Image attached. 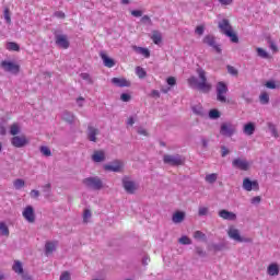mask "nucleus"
<instances>
[{
  "mask_svg": "<svg viewBox=\"0 0 280 280\" xmlns=\"http://www.w3.org/2000/svg\"><path fill=\"white\" fill-rule=\"evenodd\" d=\"M228 237L233 240V242H237L238 244H250V242H253L252 238L242 236L240 231L233 225L229 226L228 229Z\"/></svg>",
  "mask_w": 280,
  "mask_h": 280,
  "instance_id": "39448f33",
  "label": "nucleus"
},
{
  "mask_svg": "<svg viewBox=\"0 0 280 280\" xmlns=\"http://www.w3.org/2000/svg\"><path fill=\"white\" fill-rule=\"evenodd\" d=\"M131 14L136 18L143 16V11L141 10H133L131 11Z\"/></svg>",
  "mask_w": 280,
  "mask_h": 280,
  "instance_id": "e2e57ef3",
  "label": "nucleus"
},
{
  "mask_svg": "<svg viewBox=\"0 0 280 280\" xmlns=\"http://www.w3.org/2000/svg\"><path fill=\"white\" fill-rule=\"evenodd\" d=\"M208 213H209V208H207V207H199L198 215L202 217V215H207Z\"/></svg>",
  "mask_w": 280,
  "mask_h": 280,
  "instance_id": "49530a36",
  "label": "nucleus"
},
{
  "mask_svg": "<svg viewBox=\"0 0 280 280\" xmlns=\"http://www.w3.org/2000/svg\"><path fill=\"white\" fill-rule=\"evenodd\" d=\"M205 180L206 183H209V185H213V183L218 180V173H211L206 175Z\"/></svg>",
  "mask_w": 280,
  "mask_h": 280,
  "instance_id": "7c9ffc66",
  "label": "nucleus"
},
{
  "mask_svg": "<svg viewBox=\"0 0 280 280\" xmlns=\"http://www.w3.org/2000/svg\"><path fill=\"white\" fill-rule=\"evenodd\" d=\"M55 43L60 49H69L70 43L69 37L65 34H59L55 36Z\"/></svg>",
  "mask_w": 280,
  "mask_h": 280,
  "instance_id": "f8f14e48",
  "label": "nucleus"
},
{
  "mask_svg": "<svg viewBox=\"0 0 280 280\" xmlns=\"http://www.w3.org/2000/svg\"><path fill=\"white\" fill-rule=\"evenodd\" d=\"M61 119H63V121H67V124H74L75 115H73V113H71L69 110H65L61 114Z\"/></svg>",
  "mask_w": 280,
  "mask_h": 280,
  "instance_id": "412c9836",
  "label": "nucleus"
},
{
  "mask_svg": "<svg viewBox=\"0 0 280 280\" xmlns=\"http://www.w3.org/2000/svg\"><path fill=\"white\" fill-rule=\"evenodd\" d=\"M59 280H71V272H69V271H63V272L60 275Z\"/></svg>",
  "mask_w": 280,
  "mask_h": 280,
  "instance_id": "a18cd8bd",
  "label": "nucleus"
},
{
  "mask_svg": "<svg viewBox=\"0 0 280 280\" xmlns=\"http://www.w3.org/2000/svg\"><path fill=\"white\" fill-rule=\"evenodd\" d=\"M232 167L242 172H248L250 170V163L246 159L236 158L232 161Z\"/></svg>",
  "mask_w": 280,
  "mask_h": 280,
  "instance_id": "0eeeda50",
  "label": "nucleus"
},
{
  "mask_svg": "<svg viewBox=\"0 0 280 280\" xmlns=\"http://www.w3.org/2000/svg\"><path fill=\"white\" fill-rule=\"evenodd\" d=\"M12 268L16 275H23V264L21 261L15 260Z\"/></svg>",
  "mask_w": 280,
  "mask_h": 280,
  "instance_id": "72a5a7b5",
  "label": "nucleus"
},
{
  "mask_svg": "<svg viewBox=\"0 0 280 280\" xmlns=\"http://www.w3.org/2000/svg\"><path fill=\"white\" fill-rule=\"evenodd\" d=\"M194 238L195 240H207V235L205 233H202L201 231H196L194 233Z\"/></svg>",
  "mask_w": 280,
  "mask_h": 280,
  "instance_id": "37998d69",
  "label": "nucleus"
},
{
  "mask_svg": "<svg viewBox=\"0 0 280 280\" xmlns=\"http://www.w3.org/2000/svg\"><path fill=\"white\" fill-rule=\"evenodd\" d=\"M141 22H142V23H145V24H148V25H152V20H151L150 16H148V15H143V16L141 18Z\"/></svg>",
  "mask_w": 280,
  "mask_h": 280,
  "instance_id": "6e6d98bb",
  "label": "nucleus"
},
{
  "mask_svg": "<svg viewBox=\"0 0 280 280\" xmlns=\"http://www.w3.org/2000/svg\"><path fill=\"white\" fill-rule=\"evenodd\" d=\"M120 100H121V102H130L131 96H130V94H128V93H122V94L120 95Z\"/></svg>",
  "mask_w": 280,
  "mask_h": 280,
  "instance_id": "864d4df0",
  "label": "nucleus"
},
{
  "mask_svg": "<svg viewBox=\"0 0 280 280\" xmlns=\"http://www.w3.org/2000/svg\"><path fill=\"white\" fill-rule=\"evenodd\" d=\"M82 80H85L89 84H93V80L91 79V74L89 73H81Z\"/></svg>",
  "mask_w": 280,
  "mask_h": 280,
  "instance_id": "09e8293b",
  "label": "nucleus"
},
{
  "mask_svg": "<svg viewBox=\"0 0 280 280\" xmlns=\"http://www.w3.org/2000/svg\"><path fill=\"white\" fill-rule=\"evenodd\" d=\"M92 161L94 163H102L106 161V153H104V151H94L92 154Z\"/></svg>",
  "mask_w": 280,
  "mask_h": 280,
  "instance_id": "aec40b11",
  "label": "nucleus"
},
{
  "mask_svg": "<svg viewBox=\"0 0 280 280\" xmlns=\"http://www.w3.org/2000/svg\"><path fill=\"white\" fill-rule=\"evenodd\" d=\"M215 93H217V102L221 104H226L229 100L226 95H229V85L224 81H219L215 85Z\"/></svg>",
  "mask_w": 280,
  "mask_h": 280,
  "instance_id": "20e7f679",
  "label": "nucleus"
},
{
  "mask_svg": "<svg viewBox=\"0 0 280 280\" xmlns=\"http://www.w3.org/2000/svg\"><path fill=\"white\" fill-rule=\"evenodd\" d=\"M259 100L260 104H268V102H270V96L268 95V93L264 92L260 94Z\"/></svg>",
  "mask_w": 280,
  "mask_h": 280,
  "instance_id": "58836bf2",
  "label": "nucleus"
},
{
  "mask_svg": "<svg viewBox=\"0 0 280 280\" xmlns=\"http://www.w3.org/2000/svg\"><path fill=\"white\" fill-rule=\"evenodd\" d=\"M31 198H38V196H40V191L33 189L31 190Z\"/></svg>",
  "mask_w": 280,
  "mask_h": 280,
  "instance_id": "69168bd1",
  "label": "nucleus"
},
{
  "mask_svg": "<svg viewBox=\"0 0 280 280\" xmlns=\"http://www.w3.org/2000/svg\"><path fill=\"white\" fill-rule=\"evenodd\" d=\"M0 235H2L4 237L10 236V229L8 228L5 222H0Z\"/></svg>",
  "mask_w": 280,
  "mask_h": 280,
  "instance_id": "c85d7f7f",
  "label": "nucleus"
},
{
  "mask_svg": "<svg viewBox=\"0 0 280 280\" xmlns=\"http://www.w3.org/2000/svg\"><path fill=\"white\" fill-rule=\"evenodd\" d=\"M250 202L252 205H259V202H261V197L259 196L253 197Z\"/></svg>",
  "mask_w": 280,
  "mask_h": 280,
  "instance_id": "680f3d73",
  "label": "nucleus"
},
{
  "mask_svg": "<svg viewBox=\"0 0 280 280\" xmlns=\"http://www.w3.org/2000/svg\"><path fill=\"white\" fill-rule=\"evenodd\" d=\"M243 132L244 135H247V137L255 135V124L253 122L246 124L243 128Z\"/></svg>",
  "mask_w": 280,
  "mask_h": 280,
  "instance_id": "bb28decb",
  "label": "nucleus"
},
{
  "mask_svg": "<svg viewBox=\"0 0 280 280\" xmlns=\"http://www.w3.org/2000/svg\"><path fill=\"white\" fill-rule=\"evenodd\" d=\"M77 104L79 108H82V106H84V97H78L77 98Z\"/></svg>",
  "mask_w": 280,
  "mask_h": 280,
  "instance_id": "338daca9",
  "label": "nucleus"
},
{
  "mask_svg": "<svg viewBox=\"0 0 280 280\" xmlns=\"http://www.w3.org/2000/svg\"><path fill=\"white\" fill-rule=\"evenodd\" d=\"M203 44L208 45V47H212L217 54H222V48H220V45L215 43V36L213 35H206L203 37Z\"/></svg>",
  "mask_w": 280,
  "mask_h": 280,
  "instance_id": "4468645a",
  "label": "nucleus"
},
{
  "mask_svg": "<svg viewBox=\"0 0 280 280\" xmlns=\"http://www.w3.org/2000/svg\"><path fill=\"white\" fill-rule=\"evenodd\" d=\"M235 125L232 122H223L220 127V135H222V137H233V135H235Z\"/></svg>",
  "mask_w": 280,
  "mask_h": 280,
  "instance_id": "1a4fd4ad",
  "label": "nucleus"
},
{
  "mask_svg": "<svg viewBox=\"0 0 280 280\" xmlns=\"http://www.w3.org/2000/svg\"><path fill=\"white\" fill-rule=\"evenodd\" d=\"M210 119H220V112L218 109H211L209 112Z\"/></svg>",
  "mask_w": 280,
  "mask_h": 280,
  "instance_id": "79ce46f5",
  "label": "nucleus"
},
{
  "mask_svg": "<svg viewBox=\"0 0 280 280\" xmlns=\"http://www.w3.org/2000/svg\"><path fill=\"white\" fill-rule=\"evenodd\" d=\"M243 189H245V191H259V183L246 177L243 179Z\"/></svg>",
  "mask_w": 280,
  "mask_h": 280,
  "instance_id": "ddd939ff",
  "label": "nucleus"
},
{
  "mask_svg": "<svg viewBox=\"0 0 280 280\" xmlns=\"http://www.w3.org/2000/svg\"><path fill=\"white\" fill-rule=\"evenodd\" d=\"M132 49H133V51H136V54H139L140 56H143L144 58H150V50L148 48L132 46Z\"/></svg>",
  "mask_w": 280,
  "mask_h": 280,
  "instance_id": "b1692460",
  "label": "nucleus"
},
{
  "mask_svg": "<svg viewBox=\"0 0 280 280\" xmlns=\"http://www.w3.org/2000/svg\"><path fill=\"white\" fill-rule=\"evenodd\" d=\"M192 113L202 117V115H205V109L202 108V105H195L192 106Z\"/></svg>",
  "mask_w": 280,
  "mask_h": 280,
  "instance_id": "c9c22d12",
  "label": "nucleus"
},
{
  "mask_svg": "<svg viewBox=\"0 0 280 280\" xmlns=\"http://www.w3.org/2000/svg\"><path fill=\"white\" fill-rule=\"evenodd\" d=\"M101 58L103 60V65L108 69H113V67H115V60L108 57L105 52H101Z\"/></svg>",
  "mask_w": 280,
  "mask_h": 280,
  "instance_id": "4be33fe9",
  "label": "nucleus"
},
{
  "mask_svg": "<svg viewBox=\"0 0 280 280\" xmlns=\"http://www.w3.org/2000/svg\"><path fill=\"white\" fill-rule=\"evenodd\" d=\"M5 49H8V51H19L21 47L14 42H9L5 45Z\"/></svg>",
  "mask_w": 280,
  "mask_h": 280,
  "instance_id": "2f4dec72",
  "label": "nucleus"
},
{
  "mask_svg": "<svg viewBox=\"0 0 280 280\" xmlns=\"http://www.w3.org/2000/svg\"><path fill=\"white\" fill-rule=\"evenodd\" d=\"M122 187L127 191V194H133L137 191V184L128 178L122 179Z\"/></svg>",
  "mask_w": 280,
  "mask_h": 280,
  "instance_id": "f3484780",
  "label": "nucleus"
},
{
  "mask_svg": "<svg viewBox=\"0 0 280 280\" xmlns=\"http://www.w3.org/2000/svg\"><path fill=\"white\" fill-rule=\"evenodd\" d=\"M100 135V129L93 127V126H88L86 130V137L92 143H97V136Z\"/></svg>",
  "mask_w": 280,
  "mask_h": 280,
  "instance_id": "dca6fc26",
  "label": "nucleus"
},
{
  "mask_svg": "<svg viewBox=\"0 0 280 280\" xmlns=\"http://www.w3.org/2000/svg\"><path fill=\"white\" fill-rule=\"evenodd\" d=\"M219 218H222V220H229L230 222H234V220H237V214H235V212L223 209L219 211Z\"/></svg>",
  "mask_w": 280,
  "mask_h": 280,
  "instance_id": "a211bd4d",
  "label": "nucleus"
},
{
  "mask_svg": "<svg viewBox=\"0 0 280 280\" xmlns=\"http://www.w3.org/2000/svg\"><path fill=\"white\" fill-rule=\"evenodd\" d=\"M178 242L179 244H183V246H189L191 244V238L188 236H182Z\"/></svg>",
  "mask_w": 280,
  "mask_h": 280,
  "instance_id": "a19ab883",
  "label": "nucleus"
},
{
  "mask_svg": "<svg viewBox=\"0 0 280 280\" xmlns=\"http://www.w3.org/2000/svg\"><path fill=\"white\" fill-rule=\"evenodd\" d=\"M13 187L16 190L23 189V187H25V180L21 178L15 179L13 182Z\"/></svg>",
  "mask_w": 280,
  "mask_h": 280,
  "instance_id": "f704fd0d",
  "label": "nucleus"
},
{
  "mask_svg": "<svg viewBox=\"0 0 280 280\" xmlns=\"http://www.w3.org/2000/svg\"><path fill=\"white\" fill-rule=\"evenodd\" d=\"M268 129L271 132V137H275V139H279V131L277 130V126L272 122H268Z\"/></svg>",
  "mask_w": 280,
  "mask_h": 280,
  "instance_id": "473e14b6",
  "label": "nucleus"
},
{
  "mask_svg": "<svg viewBox=\"0 0 280 280\" xmlns=\"http://www.w3.org/2000/svg\"><path fill=\"white\" fill-rule=\"evenodd\" d=\"M196 254L199 257H207V252H205V249H202V247H196Z\"/></svg>",
  "mask_w": 280,
  "mask_h": 280,
  "instance_id": "3c124183",
  "label": "nucleus"
},
{
  "mask_svg": "<svg viewBox=\"0 0 280 280\" xmlns=\"http://www.w3.org/2000/svg\"><path fill=\"white\" fill-rule=\"evenodd\" d=\"M218 25L221 34L228 36V38H230L232 43H240L237 34L233 32V26H231V22L228 19L221 20Z\"/></svg>",
  "mask_w": 280,
  "mask_h": 280,
  "instance_id": "f03ea898",
  "label": "nucleus"
},
{
  "mask_svg": "<svg viewBox=\"0 0 280 280\" xmlns=\"http://www.w3.org/2000/svg\"><path fill=\"white\" fill-rule=\"evenodd\" d=\"M22 215L28 224H34L36 222V212L34 211V207L26 206L22 211Z\"/></svg>",
  "mask_w": 280,
  "mask_h": 280,
  "instance_id": "6e6552de",
  "label": "nucleus"
},
{
  "mask_svg": "<svg viewBox=\"0 0 280 280\" xmlns=\"http://www.w3.org/2000/svg\"><path fill=\"white\" fill-rule=\"evenodd\" d=\"M163 162L166 165H173L174 167L178 166V165H184L185 164V159L182 155H170V154H165L163 156Z\"/></svg>",
  "mask_w": 280,
  "mask_h": 280,
  "instance_id": "423d86ee",
  "label": "nucleus"
},
{
  "mask_svg": "<svg viewBox=\"0 0 280 280\" xmlns=\"http://www.w3.org/2000/svg\"><path fill=\"white\" fill-rule=\"evenodd\" d=\"M43 191L45 194V198H49L51 196V184L44 185Z\"/></svg>",
  "mask_w": 280,
  "mask_h": 280,
  "instance_id": "e433bc0d",
  "label": "nucleus"
},
{
  "mask_svg": "<svg viewBox=\"0 0 280 280\" xmlns=\"http://www.w3.org/2000/svg\"><path fill=\"white\" fill-rule=\"evenodd\" d=\"M21 133V126H19V124H13L10 126V135H12V137H16V135Z\"/></svg>",
  "mask_w": 280,
  "mask_h": 280,
  "instance_id": "c756f323",
  "label": "nucleus"
},
{
  "mask_svg": "<svg viewBox=\"0 0 280 280\" xmlns=\"http://www.w3.org/2000/svg\"><path fill=\"white\" fill-rule=\"evenodd\" d=\"M228 72L230 75H237V69H235L233 66H228Z\"/></svg>",
  "mask_w": 280,
  "mask_h": 280,
  "instance_id": "603ef678",
  "label": "nucleus"
},
{
  "mask_svg": "<svg viewBox=\"0 0 280 280\" xmlns=\"http://www.w3.org/2000/svg\"><path fill=\"white\" fill-rule=\"evenodd\" d=\"M27 143H30V141L25 136H14L11 139V144L13 145V148H25Z\"/></svg>",
  "mask_w": 280,
  "mask_h": 280,
  "instance_id": "2eb2a0df",
  "label": "nucleus"
},
{
  "mask_svg": "<svg viewBox=\"0 0 280 280\" xmlns=\"http://www.w3.org/2000/svg\"><path fill=\"white\" fill-rule=\"evenodd\" d=\"M198 78L190 77L188 79V84L191 89H198L202 93H209L211 91V83L207 82V71L202 68L197 69Z\"/></svg>",
  "mask_w": 280,
  "mask_h": 280,
  "instance_id": "f257e3e1",
  "label": "nucleus"
},
{
  "mask_svg": "<svg viewBox=\"0 0 280 280\" xmlns=\"http://www.w3.org/2000/svg\"><path fill=\"white\" fill-rule=\"evenodd\" d=\"M257 54L259 58H268V52L264 50L262 48H257Z\"/></svg>",
  "mask_w": 280,
  "mask_h": 280,
  "instance_id": "8fccbe9b",
  "label": "nucleus"
},
{
  "mask_svg": "<svg viewBox=\"0 0 280 280\" xmlns=\"http://www.w3.org/2000/svg\"><path fill=\"white\" fill-rule=\"evenodd\" d=\"M105 172H116L119 173L124 170V161L115 160L109 164L104 165Z\"/></svg>",
  "mask_w": 280,
  "mask_h": 280,
  "instance_id": "9b49d317",
  "label": "nucleus"
},
{
  "mask_svg": "<svg viewBox=\"0 0 280 280\" xmlns=\"http://www.w3.org/2000/svg\"><path fill=\"white\" fill-rule=\"evenodd\" d=\"M54 16H56L57 19H65V12L57 11L54 13Z\"/></svg>",
  "mask_w": 280,
  "mask_h": 280,
  "instance_id": "774afa93",
  "label": "nucleus"
},
{
  "mask_svg": "<svg viewBox=\"0 0 280 280\" xmlns=\"http://www.w3.org/2000/svg\"><path fill=\"white\" fill-rule=\"evenodd\" d=\"M91 220V210H84L83 212V222L86 224Z\"/></svg>",
  "mask_w": 280,
  "mask_h": 280,
  "instance_id": "c03bdc74",
  "label": "nucleus"
},
{
  "mask_svg": "<svg viewBox=\"0 0 280 280\" xmlns=\"http://www.w3.org/2000/svg\"><path fill=\"white\" fill-rule=\"evenodd\" d=\"M166 82H167L168 86H175L176 78L170 77V78L166 79Z\"/></svg>",
  "mask_w": 280,
  "mask_h": 280,
  "instance_id": "5fc2aeb1",
  "label": "nucleus"
},
{
  "mask_svg": "<svg viewBox=\"0 0 280 280\" xmlns=\"http://www.w3.org/2000/svg\"><path fill=\"white\" fill-rule=\"evenodd\" d=\"M172 220L174 224H180L185 220V212L183 211H177L173 214Z\"/></svg>",
  "mask_w": 280,
  "mask_h": 280,
  "instance_id": "a878e982",
  "label": "nucleus"
},
{
  "mask_svg": "<svg viewBox=\"0 0 280 280\" xmlns=\"http://www.w3.org/2000/svg\"><path fill=\"white\" fill-rule=\"evenodd\" d=\"M4 20L9 24L12 23V19L10 18V11L8 9L4 11Z\"/></svg>",
  "mask_w": 280,
  "mask_h": 280,
  "instance_id": "13d9d810",
  "label": "nucleus"
},
{
  "mask_svg": "<svg viewBox=\"0 0 280 280\" xmlns=\"http://www.w3.org/2000/svg\"><path fill=\"white\" fill-rule=\"evenodd\" d=\"M1 69H3V71H7V73H13L16 75V73H19L20 71V67L19 65L14 63L13 61H8L4 60L0 63Z\"/></svg>",
  "mask_w": 280,
  "mask_h": 280,
  "instance_id": "9d476101",
  "label": "nucleus"
},
{
  "mask_svg": "<svg viewBox=\"0 0 280 280\" xmlns=\"http://www.w3.org/2000/svg\"><path fill=\"white\" fill-rule=\"evenodd\" d=\"M138 135H142L143 137H148V130H145L143 127L138 128Z\"/></svg>",
  "mask_w": 280,
  "mask_h": 280,
  "instance_id": "0e129e2a",
  "label": "nucleus"
},
{
  "mask_svg": "<svg viewBox=\"0 0 280 280\" xmlns=\"http://www.w3.org/2000/svg\"><path fill=\"white\" fill-rule=\"evenodd\" d=\"M150 95L155 100H159V97H161V92H159V90H153Z\"/></svg>",
  "mask_w": 280,
  "mask_h": 280,
  "instance_id": "052dcab7",
  "label": "nucleus"
},
{
  "mask_svg": "<svg viewBox=\"0 0 280 280\" xmlns=\"http://www.w3.org/2000/svg\"><path fill=\"white\" fill-rule=\"evenodd\" d=\"M221 5H233V0H218Z\"/></svg>",
  "mask_w": 280,
  "mask_h": 280,
  "instance_id": "bf43d9fd",
  "label": "nucleus"
},
{
  "mask_svg": "<svg viewBox=\"0 0 280 280\" xmlns=\"http://www.w3.org/2000/svg\"><path fill=\"white\" fill-rule=\"evenodd\" d=\"M265 86L267 89H277V83H275V81H267Z\"/></svg>",
  "mask_w": 280,
  "mask_h": 280,
  "instance_id": "4d7b16f0",
  "label": "nucleus"
},
{
  "mask_svg": "<svg viewBox=\"0 0 280 280\" xmlns=\"http://www.w3.org/2000/svg\"><path fill=\"white\" fill-rule=\"evenodd\" d=\"M56 246H58V242H47L45 244V253L47 256L51 255L56 250Z\"/></svg>",
  "mask_w": 280,
  "mask_h": 280,
  "instance_id": "393cba45",
  "label": "nucleus"
},
{
  "mask_svg": "<svg viewBox=\"0 0 280 280\" xmlns=\"http://www.w3.org/2000/svg\"><path fill=\"white\" fill-rule=\"evenodd\" d=\"M136 74L138 75V78L143 79L145 78V75H148V73L145 72V70L141 67H137L136 68Z\"/></svg>",
  "mask_w": 280,
  "mask_h": 280,
  "instance_id": "ea45409f",
  "label": "nucleus"
},
{
  "mask_svg": "<svg viewBox=\"0 0 280 280\" xmlns=\"http://www.w3.org/2000/svg\"><path fill=\"white\" fill-rule=\"evenodd\" d=\"M82 183L86 189H91L92 191H100L104 189V182H102V178L97 176L84 178Z\"/></svg>",
  "mask_w": 280,
  "mask_h": 280,
  "instance_id": "7ed1b4c3",
  "label": "nucleus"
},
{
  "mask_svg": "<svg viewBox=\"0 0 280 280\" xmlns=\"http://www.w3.org/2000/svg\"><path fill=\"white\" fill-rule=\"evenodd\" d=\"M195 34H197L198 36H202V34H205V26L198 25L195 30Z\"/></svg>",
  "mask_w": 280,
  "mask_h": 280,
  "instance_id": "de8ad7c7",
  "label": "nucleus"
},
{
  "mask_svg": "<svg viewBox=\"0 0 280 280\" xmlns=\"http://www.w3.org/2000/svg\"><path fill=\"white\" fill-rule=\"evenodd\" d=\"M40 153L43 156H51V150L48 147L42 145L39 148Z\"/></svg>",
  "mask_w": 280,
  "mask_h": 280,
  "instance_id": "4c0bfd02",
  "label": "nucleus"
},
{
  "mask_svg": "<svg viewBox=\"0 0 280 280\" xmlns=\"http://www.w3.org/2000/svg\"><path fill=\"white\" fill-rule=\"evenodd\" d=\"M112 83H114L115 86H119L120 89H122L124 86H130L129 81L121 78H113Z\"/></svg>",
  "mask_w": 280,
  "mask_h": 280,
  "instance_id": "5701e85b",
  "label": "nucleus"
},
{
  "mask_svg": "<svg viewBox=\"0 0 280 280\" xmlns=\"http://www.w3.org/2000/svg\"><path fill=\"white\" fill-rule=\"evenodd\" d=\"M151 39L153 40L154 45H161V43L163 42V35H161L160 32L154 31Z\"/></svg>",
  "mask_w": 280,
  "mask_h": 280,
  "instance_id": "cd10ccee",
  "label": "nucleus"
},
{
  "mask_svg": "<svg viewBox=\"0 0 280 280\" xmlns=\"http://www.w3.org/2000/svg\"><path fill=\"white\" fill-rule=\"evenodd\" d=\"M279 272H280V267H279V264L277 262H271L267 267V275L269 277H279Z\"/></svg>",
  "mask_w": 280,
  "mask_h": 280,
  "instance_id": "6ab92c4d",
  "label": "nucleus"
}]
</instances>
